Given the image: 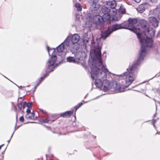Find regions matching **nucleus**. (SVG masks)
Masks as SVG:
<instances>
[{
    "label": "nucleus",
    "mask_w": 160,
    "mask_h": 160,
    "mask_svg": "<svg viewBox=\"0 0 160 160\" xmlns=\"http://www.w3.org/2000/svg\"><path fill=\"white\" fill-rule=\"evenodd\" d=\"M101 48V47L98 46L94 49L93 53L90 54L92 60H89L88 63L91 69V77L92 79L95 80L96 86L100 88L103 86V91L106 92L111 88V82L107 79V74L110 72L102 64Z\"/></svg>",
    "instance_id": "1"
},
{
    "label": "nucleus",
    "mask_w": 160,
    "mask_h": 160,
    "mask_svg": "<svg viewBox=\"0 0 160 160\" xmlns=\"http://www.w3.org/2000/svg\"><path fill=\"white\" fill-rule=\"evenodd\" d=\"M142 42H139L141 47V51L139 54L138 58L135 61L132 66L129 65L126 71L120 76L125 80V86L128 87L133 82L135 78L134 73L138 70V68L142 61H143L144 56L146 54L148 48L152 47L153 43V40L151 38H145L142 36Z\"/></svg>",
    "instance_id": "2"
},
{
    "label": "nucleus",
    "mask_w": 160,
    "mask_h": 160,
    "mask_svg": "<svg viewBox=\"0 0 160 160\" xmlns=\"http://www.w3.org/2000/svg\"><path fill=\"white\" fill-rule=\"evenodd\" d=\"M52 55L50 58L48 60L46 64V73L41 77L39 79L41 82L47 76L49 75V73L53 71L55 69L61 62L55 63L57 60V57L55 55Z\"/></svg>",
    "instance_id": "3"
},
{
    "label": "nucleus",
    "mask_w": 160,
    "mask_h": 160,
    "mask_svg": "<svg viewBox=\"0 0 160 160\" xmlns=\"http://www.w3.org/2000/svg\"><path fill=\"white\" fill-rule=\"evenodd\" d=\"M96 11H91V16L89 17H91L92 18V21L94 24L101 27L103 24L104 18L99 15L100 13V9L98 12Z\"/></svg>",
    "instance_id": "4"
},
{
    "label": "nucleus",
    "mask_w": 160,
    "mask_h": 160,
    "mask_svg": "<svg viewBox=\"0 0 160 160\" xmlns=\"http://www.w3.org/2000/svg\"><path fill=\"white\" fill-rule=\"evenodd\" d=\"M69 46V42L67 41V39H65L63 42L59 45L56 48L58 52H63L66 53L67 52V49Z\"/></svg>",
    "instance_id": "5"
},
{
    "label": "nucleus",
    "mask_w": 160,
    "mask_h": 160,
    "mask_svg": "<svg viewBox=\"0 0 160 160\" xmlns=\"http://www.w3.org/2000/svg\"><path fill=\"white\" fill-rule=\"evenodd\" d=\"M99 0H89L90 3L89 9L90 11H99L100 5L98 3Z\"/></svg>",
    "instance_id": "6"
},
{
    "label": "nucleus",
    "mask_w": 160,
    "mask_h": 160,
    "mask_svg": "<svg viewBox=\"0 0 160 160\" xmlns=\"http://www.w3.org/2000/svg\"><path fill=\"white\" fill-rule=\"evenodd\" d=\"M138 22V20L136 18H129L128 19V23L124 24L126 29H131L134 28V24H136Z\"/></svg>",
    "instance_id": "7"
},
{
    "label": "nucleus",
    "mask_w": 160,
    "mask_h": 160,
    "mask_svg": "<svg viewBox=\"0 0 160 160\" xmlns=\"http://www.w3.org/2000/svg\"><path fill=\"white\" fill-rule=\"evenodd\" d=\"M69 42V45L70 46L71 43H76L79 39V36L78 34H73L71 37L68 36L65 39Z\"/></svg>",
    "instance_id": "8"
},
{
    "label": "nucleus",
    "mask_w": 160,
    "mask_h": 160,
    "mask_svg": "<svg viewBox=\"0 0 160 160\" xmlns=\"http://www.w3.org/2000/svg\"><path fill=\"white\" fill-rule=\"evenodd\" d=\"M96 148L99 150V151L95 152L93 153V154L94 156L97 157V158H101V156H103L111 154L110 153L106 154L105 151L101 148L100 147H97Z\"/></svg>",
    "instance_id": "9"
},
{
    "label": "nucleus",
    "mask_w": 160,
    "mask_h": 160,
    "mask_svg": "<svg viewBox=\"0 0 160 160\" xmlns=\"http://www.w3.org/2000/svg\"><path fill=\"white\" fill-rule=\"evenodd\" d=\"M144 32L146 38H151L152 39L155 36L156 30L152 28H149Z\"/></svg>",
    "instance_id": "10"
},
{
    "label": "nucleus",
    "mask_w": 160,
    "mask_h": 160,
    "mask_svg": "<svg viewBox=\"0 0 160 160\" xmlns=\"http://www.w3.org/2000/svg\"><path fill=\"white\" fill-rule=\"evenodd\" d=\"M139 23L141 28L144 32L150 28V25L148 21L144 20H140Z\"/></svg>",
    "instance_id": "11"
},
{
    "label": "nucleus",
    "mask_w": 160,
    "mask_h": 160,
    "mask_svg": "<svg viewBox=\"0 0 160 160\" xmlns=\"http://www.w3.org/2000/svg\"><path fill=\"white\" fill-rule=\"evenodd\" d=\"M112 33V32L108 28L105 31L101 32L100 38L103 40H105Z\"/></svg>",
    "instance_id": "12"
},
{
    "label": "nucleus",
    "mask_w": 160,
    "mask_h": 160,
    "mask_svg": "<svg viewBox=\"0 0 160 160\" xmlns=\"http://www.w3.org/2000/svg\"><path fill=\"white\" fill-rule=\"evenodd\" d=\"M85 53L82 51H77L75 53V56L76 58L80 61L83 60L85 59Z\"/></svg>",
    "instance_id": "13"
},
{
    "label": "nucleus",
    "mask_w": 160,
    "mask_h": 160,
    "mask_svg": "<svg viewBox=\"0 0 160 160\" xmlns=\"http://www.w3.org/2000/svg\"><path fill=\"white\" fill-rule=\"evenodd\" d=\"M74 111L73 110L66 112H65L59 114L55 119H58L60 117H62L64 118L70 117L73 113Z\"/></svg>",
    "instance_id": "14"
},
{
    "label": "nucleus",
    "mask_w": 160,
    "mask_h": 160,
    "mask_svg": "<svg viewBox=\"0 0 160 160\" xmlns=\"http://www.w3.org/2000/svg\"><path fill=\"white\" fill-rule=\"evenodd\" d=\"M109 28L112 33L118 29H125V27L124 24L122 25V24H115L112 26V28Z\"/></svg>",
    "instance_id": "15"
},
{
    "label": "nucleus",
    "mask_w": 160,
    "mask_h": 160,
    "mask_svg": "<svg viewBox=\"0 0 160 160\" xmlns=\"http://www.w3.org/2000/svg\"><path fill=\"white\" fill-rule=\"evenodd\" d=\"M132 28V29H128L132 31L133 32L135 33L137 35L138 38L139 39V42H142V38L143 36L142 35V33L140 32V29L137 28L135 26H134V28Z\"/></svg>",
    "instance_id": "16"
},
{
    "label": "nucleus",
    "mask_w": 160,
    "mask_h": 160,
    "mask_svg": "<svg viewBox=\"0 0 160 160\" xmlns=\"http://www.w3.org/2000/svg\"><path fill=\"white\" fill-rule=\"evenodd\" d=\"M149 20L154 28H156L158 26L159 21L156 18L154 17H150L149 18Z\"/></svg>",
    "instance_id": "17"
},
{
    "label": "nucleus",
    "mask_w": 160,
    "mask_h": 160,
    "mask_svg": "<svg viewBox=\"0 0 160 160\" xmlns=\"http://www.w3.org/2000/svg\"><path fill=\"white\" fill-rule=\"evenodd\" d=\"M106 5L108 7L112 9L114 8L116 6V3L115 0H108L106 2Z\"/></svg>",
    "instance_id": "18"
},
{
    "label": "nucleus",
    "mask_w": 160,
    "mask_h": 160,
    "mask_svg": "<svg viewBox=\"0 0 160 160\" xmlns=\"http://www.w3.org/2000/svg\"><path fill=\"white\" fill-rule=\"evenodd\" d=\"M73 44L70 49V51L72 53H74L77 52L79 48V45L77 43H72Z\"/></svg>",
    "instance_id": "19"
},
{
    "label": "nucleus",
    "mask_w": 160,
    "mask_h": 160,
    "mask_svg": "<svg viewBox=\"0 0 160 160\" xmlns=\"http://www.w3.org/2000/svg\"><path fill=\"white\" fill-rule=\"evenodd\" d=\"M31 115L30 116L28 114H26L25 116V118L27 119H30L32 120H36L37 117L35 116V113L33 111H32L31 113Z\"/></svg>",
    "instance_id": "20"
},
{
    "label": "nucleus",
    "mask_w": 160,
    "mask_h": 160,
    "mask_svg": "<svg viewBox=\"0 0 160 160\" xmlns=\"http://www.w3.org/2000/svg\"><path fill=\"white\" fill-rule=\"evenodd\" d=\"M115 91L117 92H121L124 91L123 89L121 88V85L118 83H116L114 86Z\"/></svg>",
    "instance_id": "21"
},
{
    "label": "nucleus",
    "mask_w": 160,
    "mask_h": 160,
    "mask_svg": "<svg viewBox=\"0 0 160 160\" xmlns=\"http://www.w3.org/2000/svg\"><path fill=\"white\" fill-rule=\"evenodd\" d=\"M145 10V7L143 5H140L137 9L138 11L140 13L143 12Z\"/></svg>",
    "instance_id": "22"
},
{
    "label": "nucleus",
    "mask_w": 160,
    "mask_h": 160,
    "mask_svg": "<svg viewBox=\"0 0 160 160\" xmlns=\"http://www.w3.org/2000/svg\"><path fill=\"white\" fill-rule=\"evenodd\" d=\"M67 61L69 62L75 63L76 62L75 58L74 57H68L67 58Z\"/></svg>",
    "instance_id": "23"
},
{
    "label": "nucleus",
    "mask_w": 160,
    "mask_h": 160,
    "mask_svg": "<svg viewBox=\"0 0 160 160\" xmlns=\"http://www.w3.org/2000/svg\"><path fill=\"white\" fill-rule=\"evenodd\" d=\"M102 18H104V22L109 20L110 19L111 17L109 14L106 13V12H105L104 14L102 17Z\"/></svg>",
    "instance_id": "24"
},
{
    "label": "nucleus",
    "mask_w": 160,
    "mask_h": 160,
    "mask_svg": "<svg viewBox=\"0 0 160 160\" xmlns=\"http://www.w3.org/2000/svg\"><path fill=\"white\" fill-rule=\"evenodd\" d=\"M74 6L77 8L78 11H82V7L79 3H76Z\"/></svg>",
    "instance_id": "25"
},
{
    "label": "nucleus",
    "mask_w": 160,
    "mask_h": 160,
    "mask_svg": "<svg viewBox=\"0 0 160 160\" xmlns=\"http://www.w3.org/2000/svg\"><path fill=\"white\" fill-rule=\"evenodd\" d=\"M50 119H49V117H48L47 118H43V117L39 121L40 122H43V123H47L49 121H50Z\"/></svg>",
    "instance_id": "26"
},
{
    "label": "nucleus",
    "mask_w": 160,
    "mask_h": 160,
    "mask_svg": "<svg viewBox=\"0 0 160 160\" xmlns=\"http://www.w3.org/2000/svg\"><path fill=\"white\" fill-rule=\"evenodd\" d=\"M119 12L120 13L123 14L126 12V9L123 7V6L121 5L119 8Z\"/></svg>",
    "instance_id": "27"
},
{
    "label": "nucleus",
    "mask_w": 160,
    "mask_h": 160,
    "mask_svg": "<svg viewBox=\"0 0 160 160\" xmlns=\"http://www.w3.org/2000/svg\"><path fill=\"white\" fill-rule=\"evenodd\" d=\"M58 115H59L58 114H55L54 115H52L51 117V118L49 117V119L50 120V121L51 122H53L55 120L57 119H55V118Z\"/></svg>",
    "instance_id": "28"
},
{
    "label": "nucleus",
    "mask_w": 160,
    "mask_h": 160,
    "mask_svg": "<svg viewBox=\"0 0 160 160\" xmlns=\"http://www.w3.org/2000/svg\"><path fill=\"white\" fill-rule=\"evenodd\" d=\"M22 104L19 102L18 101V102L17 103V105L18 106V108H19V111H21L22 108Z\"/></svg>",
    "instance_id": "29"
},
{
    "label": "nucleus",
    "mask_w": 160,
    "mask_h": 160,
    "mask_svg": "<svg viewBox=\"0 0 160 160\" xmlns=\"http://www.w3.org/2000/svg\"><path fill=\"white\" fill-rule=\"evenodd\" d=\"M32 102H28L27 104V107L28 108H32Z\"/></svg>",
    "instance_id": "30"
},
{
    "label": "nucleus",
    "mask_w": 160,
    "mask_h": 160,
    "mask_svg": "<svg viewBox=\"0 0 160 160\" xmlns=\"http://www.w3.org/2000/svg\"><path fill=\"white\" fill-rule=\"evenodd\" d=\"M27 103L26 101H24L23 102V103L22 108L23 109L25 108L27 106Z\"/></svg>",
    "instance_id": "31"
},
{
    "label": "nucleus",
    "mask_w": 160,
    "mask_h": 160,
    "mask_svg": "<svg viewBox=\"0 0 160 160\" xmlns=\"http://www.w3.org/2000/svg\"><path fill=\"white\" fill-rule=\"evenodd\" d=\"M18 101L22 104L23 103V99L22 97H20L18 98Z\"/></svg>",
    "instance_id": "32"
},
{
    "label": "nucleus",
    "mask_w": 160,
    "mask_h": 160,
    "mask_svg": "<svg viewBox=\"0 0 160 160\" xmlns=\"http://www.w3.org/2000/svg\"><path fill=\"white\" fill-rule=\"evenodd\" d=\"M20 126L19 125L17 126V122L16 123L15 125V127H14V131L13 132H14L18 129Z\"/></svg>",
    "instance_id": "33"
},
{
    "label": "nucleus",
    "mask_w": 160,
    "mask_h": 160,
    "mask_svg": "<svg viewBox=\"0 0 160 160\" xmlns=\"http://www.w3.org/2000/svg\"><path fill=\"white\" fill-rule=\"evenodd\" d=\"M24 119L23 116H21L19 118V121L21 122H23L24 121Z\"/></svg>",
    "instance_id": "34"
},
{
    "label": "nucleus",
    "mask_w": 160,
    "mask_h": 160,
    "mask_svg": "<svg viewBox=\"0 0 160 160\" xmlns=\"http://www.w3.org/2000/svg\"><path fill=\"white\" fill-rule=\"evenodd\" d=\"M41 80H38V83H37L35 86V88H36L38 85L41 83Z\"/></svg>",
    "instance_id": "35"
},
{
    "label": "nucleus",
    "mask_w": 160,
    "mask_h": 160,
    "mask_svg": "<svg viewBox=\"0 0 160 160\" xmlns=\"http://www.w3.org/2000/svg\"><path fill=\"white\" fill-rule=\"evenodd\" d=\"M30 109V108H28L27 109V110H26L27 114H26L29 115V114H30L31 113V110Z\"/></svg>",
    "instance_id": "36"
},
{
    "label": "nucleus",
    "mask_w": 160,
    "mask_h": 160,
    "mask_svg": "<svg viewBox=\"0 0 160 160\" xmlns=\"http://www.w3.org/2000/svg\"><path fill=\"white\" fill-rule=\"evenodd\" d=\"M159 118H158L157 120L153 118L152 119V124H155L157 120H158Z\"/></svg>",
    "instance_id": "37"
},
{
    "label": "nucleus",
    "mask_w": 160,
    "mask_h": 160,
    "mask_svg": "<svg viewBox=\"0 0 160 160\" xmlns=\"http://www.w3.org/2000/svg\"><path fill=\"white\" fill-rule=\"evenodd\" d=\"M14 133V132H13L12 135L11 136V137L10 138V139L9 140H8V141H7V142H8V143H9L10 142V141L11 139V138H12V136H13V134Z\"/></svg>",
    "instance_id": "38"
},
{
    "label": "nucleus",
    "mask_w": 160,
    "mask_h": 160,
    "mask_svg": "<svg viewBox=\"0 0 160 160\" xmlns=\"http://www.w3.org/2000/svg\"><path fill=\"white\" fill-rule=\"evenodd\" d=\"M83 104V103L81 102L80 103H79L78 105V106L80 108L82 105Z\"/></svg>",
    "instance_id": "39"
},
{
    "label": "nucleus",
    "mask_w": 160,
    "mask_h": 160,
    "mask_svg": "<svg viewBox=\"0 0 160 160\" xmlns=\"http://www.w3.org/2000/svg\"><path fill=\"white\" fill-rule=\"evenodd\" d=\"M103 57H104L105 58L106 57L107 55H106V51H105L103 53Z\"/></svg>",
    "instance_id": "40"
},
{
    "label": "nucleus",
    "mask_w": 160,
    "mask_h": 160,
    "mask_svg": "<svg viewBox=\"0 0 160 160\" xmlns=\"http://www.w3.org/2000/svg\"><path fill=\"white\" fill-rule=\"evenodd\" d=\"M47 50L48 52V54H49V55H50L49 53V46H47Z\"/></svg>",
    "instance_id": "41"
},
{
    "label": "nucleus",
    "mask_w": 160,
    "mask_h": 160,
    "mask_svg": "<svg viewBox=\"0 0 160 160\" xmlns=\"http://www.w3.org/2000/svg\"><path fill=\"white\" fill-rule=\"evenodd\" d=\"M79 108L78 106V105H76V106H75L74 107V108L76 109H78V108Z\"/></svg>",
    "instance_id": "42"
},
{
    "label": "nucleus",
    "mask_w": 160,
    "mask_h": 160,
    "mask_svg": "<svg viewBox=\"0 0 160 160\" xmlns=\"http://www.w3.org/2000/svg\"><path fill=\"white\" fill-rule=\"evenodd\" d=\"M141 0H135V1L137 3H139L140 2Z\"/></svg>",
    "instance_id": "43"
},
{
    "label": "nucleus",
    "mask_w": 160,
    "mask_h": 160,
    "mask_svg": "<svg viewBox=\"0 0 160 160\" xmlns=\"http://www.w3.org/2000/svg\"><path fill=\"white\" fill-rule=\"evenodd\" d=\"M158 18L160 20V11L159 12L158 15Z\"/></svg>",
    "instance_id": "44"
},
{
    "label": "nucleus",
    "mask_w": 160,
    "mask_h": 160,
    "mask_svg": "<svg viewBox=\"0 0 160 160\" xmlns=\"http://www.w3.org/2000/svg\"><path fill=\"white\" fill-rule=\"evenodd\" d=\"M14 107V110L15 111H16L17 110L16 107L15 106Z\"/></svg>",
    "instance_id": "45"
},
{
    "label": "nucleus",
    "mask_w": 160,
    "mask_h": 160,
    "mask_svg": "<svg viewBox=\"0 0 160 160\" xmlns=\"http://www.w3.org/2000/svg\"><path fill=\"white\" fill-rule=\"evenodd\" d=\"M35 160H43V159L42 158H41L40 159L37 158Z\"/></svg>",
    "instance_id": "46"
},
{
    "label": "nucleus",
    "mask_w": 160,
    "mask_h": 160,
    "mask_svg": "<svg viewBox=\"0 0 160 160\" xmlns=\"http://www.w3.org/2000/svg\"><path fill=\"white\" fill-rule=\"evenodd\" d=\"M6 148H5V149H4V150L3 152H2V154H3L4 153L5 151V150H6Z\"/></svg>",
    "instance_id": "47"
},
{
    "label": "nucleus",
    "mask_w": 160,
    "mask_h": 160,
    "mask_svg": "<svg viewBox=\"0 0 160 160\" xmlns=\"http://www.w3.org/2000/svg\"><path fill=\"white\" fill-rule=\"evenodd\" d=\"M159 32H158V33H157V35H156V38H158V36L159 35Z\"/></svg>",
    "instance_id": "48"
},
{
    "label": "nucleus",
    "mask_w": 160,
    "mask_h": 160,
    "mask_svg": "<svg viewBox=\"0 0 160 160\" xmlns=\"http://www.w3.org/2000/svg\"><path fill=\"white\" fill-rule=\"evenodd\" d=\"M4 145V144H2L0 146V149H1V148Z\"/></svg>",
    "instance_id": "49"
},
{
    "label": "nucleus",
    "mask_w": 160,
    "mask_h": 160,
    "mask_svg": "<svg viewBox=\"0 0 160 160\" xmlns=\"http://www.w3.org/2000/svg\"><path fill=\"white\" fill-rule=\"evenodd\" d=\"M40 111H41L43 113H45V114H46V112H44V111H43V110H41H41H40Z\"/></svg>",
    "instance_id": "50"
},
{
    "label": "nucleus",
    "mask_w": 160,
    "mask_h": 160,
    "mask_svg": "<svg viewBox=\"0 0 160 160\" xmlns=\"http://www.w3.org/2000/svg\"><path fill=\"white\" fill-rule=\"evenodd\" d=\"M153 124V126L154 127V128L156 129V126L155 125V124Z\"/></svg>",
    "instance_id": "51"
},
{
    "label": "nucleus",
    "mask_w": 160,
    "mask_h": 160,
    "mask_svg": "<svg viewBox=\"0 0 160 160\" xmlns=\"http://www.w3.org/2000/svg\"><path fill=\"white\" fill-rule=\"evenodd\" d=\"M155 116H156V113L154 114L153 115V117H152V118H153L155 117Z\"/></svg>",
    "instance_id": "52"
},
{
    "label": "nucleus",
    "mask_w": 160,
    "mask_h": 160,
    "mask_svg": "<svg viewBox=\"0 0 160 160\" xmlns=\"http://www.w3.org/2000/svg\"><path fill=\"white\" fill-rule=\"evenodd\" d=\"M22 86H20V87H19V88H21H21H22Z\"/></svg>",
    "instance_id": "53"
},
{
    "label": "nucleus",
    "mask_w": 160,
    "mask_h": 160,
    "mask_svg": "<svg viewBox=\"0 0 160 160\" xmlns=\"http://www.w3.org/2000/svg\"><path fill=\"white\" fill-rule=\"evenodd\" d=\"M82 102H84L85 103H86V102H85L84 101H83V100L82 101Z\"/></svg>",
    "instance_id": "54"
},
{
    "label": "nucleus",
    "mask_w": 160,
    "mask_h": 160,
    "mask_svg": "<svg viewBox=\"0 0 160 160\" xmlns=\"http://www.w3.org/2000/svg\"><path fill=\"white\" fill-rule=\"evenodd\" d=\"M30 122L31 123H35L34 122Z\"/></svg>",
    "instance_id": "55"
},
{
    "label": "nucleus",
    "mask_w": 160,
    "mask_h": 160,
    "mask_svg": "<svg viewBox=\"0 0 160 160\" xmlns=\"http://www.w3.org/2000/svg\"><path fill=\"white\" fill-rule=\"evenodd\" d=\"M159 132H157V133H156V134H158V133H159Z\"/></svg>",
    "instance_id": "56"
},
{
    "label": "nucleus",
    "mask_w": 160,
    "mask_h": 160,
    "mask_svg": "<svg viewBox=\"0 0 160 160\" xmlns=\"http://www.w3.org/2000/svg\"><path fill=\"white\" fill-rule=\"evenodd\" d=\"M98 97H97V98H96L94 99H97Z\"/></svg>",
    "instance_id": "57"
},
{
    "label": "nucleus",
    "mask_w": 160,
    "mask_h": 160,
    "mask_svg": "<svg viewBox=\"0 0 160 160\" xmlns=\"http://www.w3.org/2000/svg\"><path fill=\"white\" fill-rule=\"evenodd\" d=\"M151 0V2H153V0Z\"/></svg>",
    "instance_id": "58"
},
{
    "label": "nucleus",
    "mask_w": 160,
    "mask_h": 160,
    "mask_svg": "<svg viewBox=\"0 0 160 160\" xmlns=\"http://www.w3.org/2000/svg\"><path fill=\"white\" fill-rule=\"evenodd\" d=\"M30 86V85H28L27 86V87H29Z\"/></svg>",
    "instance_id": "59"
},
{
    "label": "nucleus",
    "mask_w": 160,
    "mask_h": 160,
    "mask_svg": "<svg viewBox=\"0 0 160 160\" xmlns=\"http://www.w3.org/2000/svg\"><path fill=\"white\" fill-rule=\"evenodd\" d=\"M86 97H87V96L86 95V96L84 98H86Z\"/></svg>",
    "instance_id": "60"
},
{
    "label": "nucleus",
    "mask_w": 160,
    "mask_h": 160,
    "mask_svg": "<svg viewBox=\"0 0 160 160\" xmlns=\"http://www.w3.org/2000/svg\"><path fill=\"white\" fill-rule=\"evenodd\" d=\"M136 86H134V87H132V88H134Z\"/></svg>",
    "instance_id": "61"
},
{
    "label": "nucleus",
    "mask_w": 160,
    "mask_h": 160,
    "mask_svg": "<svg viewBox=\"0 0 160 160\" xmlns=\"http://www.w3.org/2000/svg\"><path fill=\"white\" fill-rule=\"evenodd\" d=\"M54 51H53V53H54Z\"/></svg>",
    "instance_id": "62"
},
{
    "label": "nucleus",
    "mask_w": 160,
    "mask_h": 160,
    "mask_svg": "<svg viewBox=\"0 0 160 160\" xmlns=\"http://www.w3.org/2000/svg\"><path fill=\"white\" fill-rule=\"evenodd\" d=\"M79 130H76V131H78Z\"/></svg>",
    "instance_id": "63"
},
{
    "label": "nucleus",
    "mask_w": 160,
    "mask_h": 160,
    "mask_svg": "<svg viewBox=\"0 0 160 160\" xmlns=\"http://www.w3.org/2000/svg\"><path fill=\"white\" fill-rule=\"evenodd\" d=\"M134 91H137V90H134Z\"/></svg>",
    "instance_id": "64"
}]
</instances>
